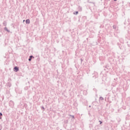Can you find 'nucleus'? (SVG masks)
I'll use <instances>...</instances> for the list:
<instances>
[{
	"mask_svg": "<svg viewBox=\"0 0 130 130\" xmlns=\"http://www.w3.org/2000/svg\"><path fill=\"white\" fill-rule=\"evenodd\" d=\"M15 72H18L19 71V68L15 67L14 69Z\"/></svg>",
	"mask_w": 130,
	"mask_h": 130,
	"instance_id": "f257e3e1",
	"label": "nucleus"
},
{
	"mask_svg": "<svg viewBox=\"0 0 130 130\" xmlns=\"http://www.w3.org/2000/svg\"><path fill=\"white\" fill-rule=\"evenodd\" d=\"M26 24H30V20L27 19V20H26Z\"/></svg>",
	"mask_w": 130,
	"mask_h": 130,
	"instance_id": "f03ea898",
	"label": "nucleus"
},
{
	"mask_svg": "<svg viewBox=\"0 0 130 130\" xmlns=\"http://www.w3.org/2000/svg\"><path fill=\"white\" fill-rule=\"evenodd\" d=\"M32 57V56H30V58L28 59V60H29V61H31V57Z\"/></svg>",
	"mask_w": 130,
	"mask_h": 130,
	"instance_id": "7ed1b4c3",
	"label": "nucleus"
},
{
	"mask_svg": "<svg viewBox=\"0 0 130 130\" xmlns=\"http://www.w3.org/2000/svg\"><path fill=\"white\" fill-rule=\"evenodd\" d=\"M78 13L79 12L78 11H76V12H75V13H74V14H75V15H78Z\"/></svg>",
	"mask_w": 130,
	"mask_h": 130,
	"instance_id": "20e7f679",
	"label": "nucleus"
},
{
	"mask_svg": "<svg viewBox=\"0 0 130 130\" xmlns=\"http://www.w3.org/2000/svg\"><path fill=\"white\" fill-rule=\"evenodd\" d=\"M1 116H3V114L2 113H0Z\"/></svg>",
	"mask_w": 130,
	"mask_h": 130,
	"instance_id": "39448f33",
	"label": "nucleus"
},
{
	"mask_svg": "<svg viewBox=\"0 0 130 130\" xmlns=\"http://www.w3.org/2000/svg\"><path fill=\"white\" fill-rule=\"evenodd\" d=\"M102 123V122L100 121V124H101Z\"/></svg>",
	"mask_w": 130,
	"mask_h": 130,
	"instance_id": "423d86ee",
	"label": "nucleus"
},
{
	"mask_svg": "<svg viewBox=\"0 0 130 130\" xmlns=\"http://www.w3.org/2000/svg\"><path fill=\"white\" fill-rule=\"evenodd\" d=\"M0 119H2V117H0Z\"/></svg>",
	"mask_w": 130,
	"mask_h": 130,
	"instance_id": "0eeeda50",
	"label": "nucleus"
},
{
	"mask_svg": "<svg viewBox=\"0 0 130 130\" xmlns=\"http://www.w3.org/2000/svg\"><path fill=\"white\" fill-rule=\"evenodd\" d=\"M114 1H117V0H114Z\"/></svg>",
	"mask_w": 130,
	"mask_h": 130,
	"instance_id": "6e6552de",
	"label": "nucleus"
}]
</instances>
